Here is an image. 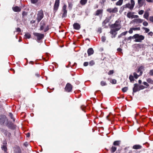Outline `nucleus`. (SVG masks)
Instances as JSON below:
<instances>
[{
	"label": "nucleus",
	"mask_w": 153,
	"mask_h": 153,
	"mask_svg": "<svg viewBox=\"0 0 153 153\" xmlns=\"http://www.w3.org/2000/svg\"><path fill=\"white\" fill-rule=\"evenodd\" d=\"M121 27V22L120 20H117L115 23L111 26L110 33L111 34L112 38H114L117 34V32Z\"/></svg>",
	"instance_id": "f257e3e1"
},
{
	"label": "nucleus",
	"mask_w": 153,
	"mask_h": 153,
	"mask_svg": "<svg viewBox=\"0 0 153 153\" xmlns=\"http://www.w3.org/2000/svg\"><path fill=\"white\" fill-rule=\"evenodd\" d=\"M133 37L135 39L134 41L136 42H141L145 38L143 36L140 35L138 34L134 35Z\"/></svg>",
	"instance_id": "f03ea898"
},
{
	"label": "nucleus",
	"mask_w": 153,
	"mask_h": 153,
	"mask_svg": "<svg viewBox=\"0 0 153 153\" xmlns=\"http://www.w3.org/2000/svg\"><path fill=\"white\" fill-rule=\"evenodd\" d=\"M44 16V13L42 10H41L38 12L37 14V20L38 22H39L41 19L43 18Z\"/></svg>",
	"instance_id": "7ed1b4c3"
},
{
	"label": "nucleus",
	"mask_w": 153,
	"mask_h": 153,
	"mask_svg": "<svg viewBox=\"0 0 153 153\" xmlns=\"http://www.w3.org/2000/svg\"><path fill=\"white\" fill-rule=\"evenodd\" d=\"M60 0H56L53 7V12L55 13L58 10Z\"/></svg>",
	"instance_id": "20e7f679"
},
{
	"label": "nucleus",
	"mask_w": 153,
	"mask_h": 153,
	"mask_svg": "<svg viewBox=\"0 0 153 153\" xmlns=\"http://www.w3.org/2000/svg\"><path fill=\"white\" fill-rule=\"evenodd\" d=\"M134 13L131 12H128L127 14V17L129 18H137L139 17V16L137 15H134Z\"/></svg>",
	"instance_id": "39448f33"
},
{
	"label": "nucleus",
	"mask_w": 153,
	"mask_h": 153,
	"mask_svg": "<svg viewBox=\"0 0 153 153\" xmlns=\"http://www.w3.org/2000/svg\"><path fill=\"white\" fill-rule=\"evenodd\" d=\"M118 8L117 7H115L113 8H109L107 10V11L110 13H116L118 12Z\"/></svg>",
	"instance_id": "423d86ee"
},
{
	"label": "nucleus",
	"mask_w": 153,
	"mask_h": 153,
	"mask_svg": "<svg viewBox=\"0 0 153 153\" xmlns=\"http://www.w3.org/2000/svg\"><path fill=\"white\" fill-rule=\"evenodd\" d=\"M33 34L36 37L37 39L38 40H40L42 39L44 37L43 34L35 33H34Z\"/></svg>",
	"instance_id": "0eeeda50"
},
{
	"label": "nucleus",
	"mask_w": 153,
	"mask_h": 153,
	"mask_svg": "<svg viewBox=\"0 0 153 153\" xmlns=\"http://www.w3.org/2000/svg\"><path fill=\"white\" fill-rule=\"evenodd\" d=\"M67 6L65 4H64L63 7L62 11L63 13L62 16V18H64L66 16L67 14V10H66Z\"/></svg>",
	"instance_id": "6e6552de"
},
{
	"label": "nucleus",
	"mask_w": 153,
	"mask_h": 153,
	"mask_svg": "<svg viewBox=\"0 0 153 153\" xmlns=\"http://www.w3.org/2000/svg\"><path fill=\"white\" fill-rule=\"evenodd\" d=\"M7 120L6 117L4 115H0V123L1 124H4L5 122Z\"/></svg>",
	"instance_id": "1a4fd4ad"
},
{
	"label": "nucleus",
	"mask_w": 153,
	"mask_h": 153,
	"mask_svg": "<svg viewBox=\"0 0 153 153\" xmlns=\"http://www.w3.org/2000/svg\"><path fill=\"white\" fill-rule=\"evenodd\" d=\"M72 89V86L71 84L68 83L67 84L65 87L66 91L68 92H70Z\"/></svg>",
	"instance_id": "9d476101"
},
{
	"label": "nucleus",
	"mask_w": 153,
	"mask_h": 153,
	"mask_svg": "<svg viewBox=\"0 0 153 153\" xmlns=\"http://www.w3.org/2000/svg\"><path fill=\"white\" fill-rule=\"evenodd\" d=\"M140 90L139 86L137 84H135L134 85V87L133 88V91L134 92H136L137 91Z\"/></svg>",
	"instance_id": "9b49d317"
},
{
	"label": "nucleus",
	"mask_w": 153,
	"mask_h": 153,
	"mask_svg": "<svg viewBox=\"0 0 153 153\" xmlns=\"http://www.w3.org/2000/svg\"><path fill=\"white\" fill-rule=\"evenodd\" d=\"M144 67L143 66H140L138 68L137 72L139 73L140 72V75H142L143 71L144 70Z\"/></svg>",
	"instance_id": "f8f14e48"
},
{
	"label": "nucleus",
	"mask_w": 153,
	"mask_h": 153,
	"mask_svg": "<svg viewBox=\"0 0 153 153\" xmlns=\"http://www.w3.org/2000/svg\"><path fill=\"white\" fill-rule=\"evenodd\" d=\"M132 21L136 24H139L142 23L143 22V19H137V18L133 20Z\"/></svg>",
	"instance_id": "ddd939ff"
},
{
	"label": "nucleus",
	"mask_w": 153,
	"mask_h": 153,
	"mask_svg": "<svg viewBox=\"0 0 153 153\" xmlns=\"http://www.w3.org/2000/svg\"><path fill=\"white\" fill-rule=\"evenodd\" d=\"M73 27L75 29L78 30L80 28V26L78 23H74L73 25Z\"/></svg>",
	"instance_id": "4468645a"
},
{
	"label": "nucleus",
	"mask_w": 153,
	"mask_h": 153,
	"mask_svg": "<svg viewBox=\"0 0 153 153\" xmlns=\"http://www.w3.org/2000/svg\"><path fill=\"white\" fill-rule=\"evenodd\" d=\"M103 10L102 9H99L97 10L95 13V16H99L100 14H102L103 13Z\"/></svg>",
	"instance_id": "2eb2a0df"
},
{
	"label": "nucleus",
	"mask_w": 153,
	"mask_h": 153,
	"mask_svg": "<svg viewBox=\"0 0 153 153\" xmlns=\"http://www.w3.org/2000/svg\"><path fill=\"white\" fill-rule=\"evenodd\" d=\"M87 52L88 55L89 56L93 54L94 51L92 48H91L88 49Z\"/></svg>",
	"instance_id": "dca6fc26"
},
{
	"label": "nucleus",
	"mask_w": 153,
	"mask_h": 153,
	"mask_svg": "<svg viewBox=\"0 0 153 153\" xmlns=\"http://www.w3.org/2000/svg\"><path fill=\"white\" fill-rule=\"evenodd\" d=\"M12 8L13 10L15 12H19L21 10V8L18 6L13 7Z\"/></svg>",
	"instance_id": "f3484780"
},
{
	"label": "nucleus",
	"mask_w": 153,
	"mask_h": 153,
	"mask_svg": "<svg viewBox=\"0 0 153 153\" xmlns=\"http://www.w3.org/2000/svg\"><path fill=\"white\" fill-rule=\"evenodd\" d=\"M141 148V146L139 145H134L133 147V148L135 149H140Z\"/></svg>",
	"instance_id": "a211bd4d"
},
{
	"label": "nucleus",
	"mask_w": 153,
	"mask_h": 153,
	"mask_svg": "<svg viewBox=\"0 0 153 153\" xmlns=\"http://www.w3.org/2000/svg\"><path fill=\"white\" fill-rule=\"evenodd\" d=\"M123 2V0H119L116 2V4L117 6H121Z\"/></svg>",
	"instance_id": "6ab92c4d"
},
{
	"label": "nucleus",
	"mask_w": 153,
	"mask_h": 153,
	"mask_svg": "<svg viewBox=\"0 0 153 153\" xmlns=\"http://www.w3.org/2000/svg\"><path fill=\"white\" fill-rule=\"evenodd\" d=\"M126 8H129L130 10H132L133 8L131 6L130 4L128 3L125 5Z\"/></svg>",
	"instance_id": "aec40b11"
},
{
	"label": "nucleus",
	"mask_w": 153,
	"mask_h": 153,
	"mask_svg": "<svg viewBox=\"0 0 153 153\" xmlns=\"http://www.w3.org/2000/svg\"><path fill=\"white\" fill-rule=\"evenodd\" d=\"M120 141H116L114 142L113 145L115 146H119V145L120 144Z\"/></svg>",
	"instance_id": "412c9836"
},
{
	"label": "nucleus",
	"mask_w": 153,
	"mask_h": 153,
	"mask_svg": "<svg viewBox=\"0 0 153 153\" xmlns=\"http://www.w3.org/2000/svg\"><path fill=\"white\" fill-rule=\"evenodd\" d=\"M149 16V14L148 12H145L144 15L143 17L146 19H148V17Z\"/></svg>",
	"instance_id": "4be33fe9"
},
{
	"label": "nucleus",
	"mask_w": 153,
	"mask_h": 153,
	"mask_svg": "<svg viewBox=\"0 0 153 153\" xmlns=\"http://www.w3.org/2000/svg\"><path fill=\"white\" fill-rule=\"evenodd\" d=\"M87 0H81L80 3L82 5H84L87 3Z\"/></svg>",
	"instance_id": "5701e85b"
},
{
	"label": "nucleus",
	"mask_w": 153,
	"mask_h": 153,
	"mask_svg": "<svg viewBox=\"0 0 153 153\" xmlns=\"http://www.w3.org/2000/svg\"><path fill=\"white\" fill-rule=\"evenodd\" d=\"M125 8H126L125 5H123V6L121 7L119 12L120 13H121L125 9Z\"/></svg>",
	"instance_id": "b1692460"
},
{
	"label": "nucleus",
	"mask_w": 153,
	"mask_h": 153,
	"mask_svg": "<svg viewBox=\"0 0 153 153\" xmlns=\"http://www.w3.org/2000/svg\"><path fill=\"white\" fill-rule=\"evenodd\" d=\"M138 3L140 6H142L143 4V0H138Z\"/></svg>",
	"instance_id": "393cba45"
},
{
	"label": "nucleus",
	"mask_w": 153,
	"mask_h": 153,
	"mask_svg": "<svg viewBox=\"0 0 153 153\" xmlns=\"http://www.w3.org/2000/svg\"><path fill=\"white\" fill-rule=\"evenodd\" d=\"M1 149L2 150H3L5 152H6L7 150V145H3L1 146Z\"/></svg>",
	"instance_id": "a878e982"
},
{
	"label": "nucleus",
	"mask_w": 153,
	"mask_h": 153,
	"mask_svg": "<svg viewBox=\"0 0 153 153\" xmlns=\"http://www.w3.org/2000/svg\"><path fill=\"white\" fill-rule=\"evenodd\" d=\"M129 78L130 80V82H132L133 81H134V77L132 75H130L129 76Z\"/></svg>",
	"instance_id": "bb28decb"
},
{
	"label": "nucleus",
	"mask_w": 153,
	"mask_h": 153,
	"mask_svg": "<svg viewBox=\"0 0 153 153\" xmlns=\"http://www.w3.org/2000/svg\"><path fill=\"white\" fill-rule=\"evenodd\" d=\"M117 148L116 147L114 146H112L111 148V152H115V151L116 150Z\"/></svg>",
	"instance_id": "cd10ccee"
},
{
	"label": "nucleus",
	"mask_w": 153,
	"mask_h": 153,
	"mask_svg": "<svg viewBox=\"0 0 153 153\" xmlns=\"http://www.w3.org/2000/svg\"><path fill=\"white\" fill-rule=\"evenodd\" d=\"M25 36L26 38L29 39L30 38V35L29 33H27L25 34Z\"/></svg>",
	"instance_id": "c85d7f7f"
},
{
	"label": "nucleus",
	"mask_w": 153,
	"mask_h": 153,
	"mask_svg": "<svg viewBox=\"0 0 153 153\" xmlns=\"http://www.w3.org/2000/svg\"><path fill=\"white\" fill-rule=\"evenodd\" d=\"M133 75L134 76V77L136 79H137L139 77V76H140V74L139 75H138L135 72L134 73Z\"/></svg>",
	"instance_id": "c756f323"
},
{
	"label": "nucleus",
	"mask_w": 153,
	"mask_h": 153,
	"mask_svg": "<svg viewBox=\"0 0 153 153\" xmlns=\"http://www.w3.org/2000/svg\"><path fill=\"white\" fill-rule=\"evenodd\" d=\"M131 6L134 8V6L135 3L134 1V0H131V4H130Z\"/></svg>",
	"instance_id": "7c9ffc66"
},
{
	"label": "nucleus",
	"mask_w": 153,
	"mask_h": 153,
	"mask_svg": "<svg viewBox=\"0 0 153 153\" xmlns=\"http://www.w3.org/2000/svg\"><path fill=\"white\" fill-rule=\"evenodd\" d=\"M147 81L148 83L151 84H152V83H153V81L152 80V79H151L150 78L148 79L147 80Z\"/></svg>",
	"instance_id": "2f4dec72"
},
{
	"label": "nucleus",
	"mask_w": 153,
	"mask_h": 153,
	"mask_svg": "<svg viewBox=\"0 0 153 153\" xmlns=\"http://www.w3.org/2000/svg\"><path fill=\"white\" fill-rule=\"evenodd\" d=\"M100 84L102 86L106 85H107L105 82L102 81L100 82Z\"/></svg>",
	"instance_id": "473e14b6"
},
{
	"label": "nucleus",
	"mask_w": 153,
	"mask_h": 153,
	"mask_svg": "<svg viewBox=\"0 0 153 153\" xmlns=\"http://www.w3.org/2000/svg\"><path fill=\"white\" fill-rule=\"evenodd\" d=\"M143 29L145 30V32H146V33H147L149 31V29L146 27H143Z\"/></svg>",
	"instance_id": "72a5a7b5"
},
{
	"label": "nucleus",
	"mask_w": 153,
	"mask_h": 153,
	"mask_svg": "<svg viewBox=\"0 0 153 153\" xmlns=\"http://www.w3.org/2000/svg\"><path fill=\"white\" fill-rule=\"evenodd\" d=\"M148 74L150 76H153V69H152L150 70Z\"/></svg>",
	"instance_id": "f704fd0d"
},
{
	"label": "nucleus",
	"mask_w": 153,
	"mask_h": 153,
	"mask_svg": "<svg viewBox=\"0 0 153 153\" xmlns=\"http://www.w3.org/2000/svg\"><path fill=\"white\" fill-rule=\"evenodd\" d=\"M128 89V88L127 87H126L123 88L122 89V91L123 92H126Z\"/></svg>",
	"instance_id": "c9c22d12"
},
{
	"label": "nucleus",
	"mask_w": 153,
	"mask_h": 153,
	"mask_svg": "<svg viewBox=\"0 0 153 153\" xmlns=\"http://www.w3.org/2000/svg\"><path fill=\"white\" fill-rule=\"evenodd\" d=\"M117 81L115 79H113L111 80V83H112V84H116V83Z\"/></svg>",
	"instance_id": "e433bc0d"
},
{
	"label": "nucleus",
	"mask_w": 153,
	"mask_h": 153,
	"mask_svg": "<svg viewBox=\"0 0 153 153\" xmlns=\"http://www.w3.org/2000/svg\"><path fill=\"white\" fill-rule=\"evenodd\" d=\"M94 64V62L93 61H91L89 62V65L91 66H92Z\"/></svg>",
	"instance_id": "4c0bfd02"
},
{
	"label": "nucleus",
	"mask_w": 153,
	"mask_h": 153,
	"mask_svg": "<svg viewBox=\"0 0 153 153\" xmlns=\"http://www.w3.org/2000/svg\"><path fill=\"white\" fill-rule=\"evenodd\" d=\"M133 30H140V27H134V28H132Z\"/></svg>",
	"instance_id": "58836bf2"
},
{
	"label": "nucleus",
	"mask_w": 153,
	"mask_h": 153,
	"mask_svg": "<svg viewBox=\"0 0 153 153\" xmlns=\"http://www.w3.org/2000/svg\"><path fill=\"white\" fill-rule=\"evenodd\" d=\"M21 150L19 149H17L15 151V153H21Z\"/></svg>",
	"instance_id": "ea45409f"
},
{
	"label": "nucleus",
	"mask_w": 153,
	"mask_h": 153,
	"mask_svg": "<svg viewBox=\"0 0 153 153\" xmlns=\"http://www.w3.org/2000/svg\"><path fill=\"white\" fill-rule=\"evenodd\" d=\"M114 72V71L113 70L110 71L108 73V74L109 75L112 74H113Z\"/></svg>",
	"instance_id": "a19ab883"
},
{
	"label": "nucleus",
	"mask_w": 153,
	"mask_h": 153,
	"mask_svg": "<svg viewBox=\"0 0 153 153\" xmlns=\"http://www.w3.org/2000/svg\"><path fill=\"white\" fill-rule=\"evenodd\" d=\"M102 41L103 42H105L106 40V38L104 36H102L101 38Z\"/></svg>",
	"instance_id": "79ce46f5"
},
{
	"label": "nucleus",
	"mask_w": 153,
	"mask_h": 153,
	"mask_svg": "<svg viewBox=\"0 0 153 153\" xmlns=\"http://www.w3.org/2000/svg\"><path fill=\"white\" fill-rule=\"evenodd\" d=\"M143 25L144 26H146L148 25V23L147 22L145 21L143 22Z\"/></svg>",
	"instance_id": "37998d69"
},
{
	"label": "nucleus",
	"mask_w": 153,
	"mask_h": 153,
	"mask_svg": "<svg viewBox=\"0 0 153 153\" xmlns=\"http://www.w3.org/2000/svg\"><path fill=\"white\" fill-rule=\"evenodd\" d=\"M38 0H31V2L33 4H35L36 3Z\"/></svg>",
	"instance_id": "c03bdc74"
},
{
	"label": "nucleus",
	"mask_w": 153,
	"mask_h": 153,
	"mask_svg": "<svg viewBox=\"0 0 153 153\" xmlns=\"http://www.w3.org/2000/svg\"><path fill=\"white\" fill-rule=\"evenodd\" d=\"M144 13V11L142 10H141L139 11L138 12V13L140 15H142Z\"/></svg>",
	"instance_id": "a18cd8bd"
},
{
	"label": "nucleus",
	"mask_w": 153,
	"mask_h": 153,
	"mask_svg": "<svg viewBox=\"0 0 153 153\" xmlns=\"http://www.w3.org/2000/svg\"><path fill=\"white\" fill-rule=\"evenodd\" d=\"M133 29L132 28H130V30L128 31V33L130 34L132 33H133Z\"/></svg>",
	"instance_id": "49530a36"
},
{
	"label": "nucleus",
	"mask_w": 153,
	"mask_h": 153,
	"mask_svg": "<svg viewBox=\"0 0 153 153\" xmlns=\"http://www.w3.org/2000/svg\"><path fill=\"white\" fill-rule=\"evenodd\" d=\"M127 32V31L121 33V35H122V36L126 35Z\"/></svg>",
	"instance_id": "de8ad7c7"
},
{
	"label": "nucleus",
	"mask_w": 153,
	"mask_h": 153,
	"mask_svg": "<svg viewBox=\"0 0 153 153\" xmlns=\"http://www.w3.org/2000/svg\"><path fill=\"white\" fill-rule=\"evenodd\" d=\"M49 29L48 27L47 26L44 29V31L45 32H46Z\"/></svg>",
	"instance_id": "09e8293b"
},
{
	"label": "nucleus",
	"mask_w": 153,
	"mask_h": 153,
	"mask_svg": "<svg viewBox=\"0 0 153 153\" xmlns=\"http://www.w3.org/2000/svg\"><path fill=\"white\" fill-rule=\"evenodd\" d=\"M143 84H144V85L147 87L149 86V85L148 84V83L146 82H143Z\"/></svg>",
	"instance_id": "8fccbe9b"
},
{
	"label": "nucleus",
	"mask_w": 153,
	"mask_h": 153,
	"mask_svg": "<svg viewBox=\"0 0 153 153\" xmlns=\"http://www.w3.org/2000/svg\"><path fill=\"white\" fill-rule=\"evenodd\" d=\"M85 108V106L82 105V106L81 107V109L82 110L84 111H85L84 108Z\"/></svg>",
	"instance_id": "3c124183"
},
{
	"label": "nucleus",
	"mask_w": 153,
	"mask_h": 153,
	"mask_svg": "<svg viewBox=\"0 0 153 153\" xmlns=\"http://www.w3.org/2000/svg\"><path fill=\"white\" fill-rule=\"evenodd\" d=\"M149 19L151 22H153V16L150 17Z\"/></svg>",
	"instance_id": "603ef678"
},
{
	"label": "nucleus",
	"mask_w": 153,
	"mask_h": 153,
	"mask_svg": "<svg viewBox=\"0 0 153 153\" xmlns=\"http://www.w3.org/2000/svg\"><path fill=\"white\" fill-rule=\"evenodd\" d=\"M139 88L140 89V90L143 89L144 88V87L142 85H141L139 86Z\"/></svg>",
	"instance_id": "864d4df0"
},
{
	"label": "nucleus",
	"mask_w": 153,
	"mask_h": 153,
	"mask_svg": "<svg viewBox=\"0 0 153 153\" xmlns=\"http://www.w3.org/2000/svg\"><path fill=\"white\" fill-rule=\"evenodd\" d=\"M148 34L149 35L152 36L153 35V33L152 32H150L148 33Z\"/></svg>",
	"instance_id": "5fc2aeb1"
},
{
	"label": "nucleus",
	"mask_w": 153,
	"mask_h": 153,
	"mask_svg": "<svg viewBox=\"0 0 153 153\" xmlns=\"http://www.w3.org/2000/svg\"><path fill=\"white\" fill-rule=\"evenodd\" d=\"M16 31L17 32H21V29L19 28H17L16 29Z\"/></svg>",
	"instance_id": "6e6d98bb"
},
{
	"label": "nucleus",
	"mask_w": 153,
	"mask_h": 153,
	"mask_svg": "<svg viewBox=\"0 0 153 153\" xmlns=\"http://www.w3.org/2000/svg\"><path fill=\"white\" fill-rule=\"evenodd\" d=\"M88 65V63L87 62H85L84 63L83 65L84 66H87Z\"/></svg>",
	"instance_id": "4d7b16f0"
},
{
	"label": "nucleus",
	"mask_w": 153,
	"mask_h": 153,
	"mask_svg": "<svg viewBox=\"0 0 153 153\" xmlns=\"http://www.w3.org/2000/svg\"><path fill=\"white\" fill-rule=\"evenodd\" d=\"M7 143L6 141H4L3 142V145H7Z\"/></svg>",
	"instance_id": "13d9d810"
},
{
	"label": "nucleus",
	"mask_w": 153,
	"mask_h": 153,
	"mask_svg": "<svg viewBox=\"0 0 153 153\" xmlns=\"http://www.w3.org/2000/svg\"><path fill=\"white\" fill-rule=\"evenodd\" d=\"M133 37H134V36H130L128 37V39H134V38Z\"/></svg>",
	"instance_id": "bf43d9fd"
},
{
	"label": "nucleus",
	"mask_w": 153,
	"mask_h": 153,
	"mask_svg": "<svg viewBox=\"0 0 153 153\" xmlns=\"http://www.w3.org/2000/svg\"><path fill=\"white\" fill-rule=\"evenodd\" d=\"M44 28L43 26H41V27H40V30H44Z\"/></svg>",
	"instance_id": "052dcab7"
},
{
	"label": "nucleus",
	"mask_w": 153,
	"mask_h": 153,
	"mask_svg": "<svg viewBox=\"0 0 153 153\" xmlns=\"http://www.w3.org/2000/svg\"><path fill=\"white\" fill-rule=\"evenodd\" d=\"M146 1L149 2H153V0H146Z\"/></svg>",
	"instance_id": "680f3d73"
},
{
	"label": "nucleus",
	"mask_w": 153,
	"mask_h": 153,
	"mask_svg": "<svg viewBox=\"0 0 153 153\" xmlns=\"http://www.w3.org/2000/svg\"><path fill=\"white\" fill-rule=\"evenodd\" d=\"M24 145L25 146H27L28 145V143H27V142H25L24 144Z\"/></svg>",
	"instance_id": "e2e57ef3"
},
{
	"label": "nucleus",
	"mask_w": 153,
	"mask_h": 153,
	"mask_svg": "<svg viewBox=\"0 0 153 153\" xmlns=\"http://www.w3.org/2000/svg\"><path fill=\"white\" fill-rule=\"evenodd\" d=\"M35 75L37 77H39V74L38 73H36Z\"/></svg>",
	"instance_id": "0e129e2a"
},
{
	"label": "nucleus",
	"mask_w": 153,
	"mask_h": 153,
	"mask_svg": "<svg viewBox=\"0 0 153 153\" xmlns=\"http://www.w3.org/2000/svg\"><path fill=\"white\" fill-rule=\"evenodd\" d=\"M10 117L11 118V119H12L13 118V115H12V114L11 113H10Z\"/></svg>",
	"instance_id": "69168bd1"
},
{
	"label": "nucleus",
	"mask_w": 153,
	"mask_h": 153,
	"mask_svg": "<svg viewBox=\"0 0 153 153\" xmlns=\"http://www.w3.org/2000/svg\"><path fill=\"white\" fill-rule=\"evenodd\" d=\"M117 50L118 51H121L122 50V49L120 48H118L117 49Z\"/></svg>",
	"instance_id": "338daca9"
},
{
	"label": "nucleus",
	"mask_w": 153,
	"mask_h": 153,
	"mask_svg": "<svg viewBox=\"0 0 153 153\" xmlns=\"http://www.w3.org/2000/svg\"><path fill=\"white\" fill-rule=\"evenodd\" d=\"M30 134L29 133H27V137H29L30 136Z\"/></svg>",
	"instance_id": "774afa93"
}]
</instances>
